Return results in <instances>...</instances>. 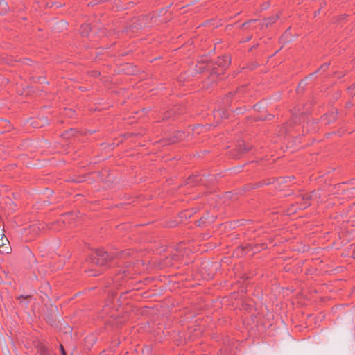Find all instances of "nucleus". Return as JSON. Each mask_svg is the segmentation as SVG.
<instances>
[{
	"label": "nucleus",
	"mask_w": 355,
	"mask_h": 355,
	"mask_svg": "<svg viewBox=\"0 0 355 355\" xmlns=\"http://www.w3.org/2000/svg\"><path fill=\"white\" fill-rule=\"evenodd\" d=\"M60 24L64 26L67 25L66 22H61Z\"/></svg>",
	"instance_id": "7"
},
{
	"label": "nucleus",
	"mask_w": 355,
	"mask_h": 355,
	"mask_svg": "<svg viewBox=\"0 0 355 355\" xmlns=\"http://www.w3.org/2000/svg\"><path fill=\"white\" fill-rule=\"evenodd\" d=\"M2 5H5L6 3L5 2H3V3H1Z\"/></svg>",
	"instance_id": "8"
},
{
	"label": "nucleus",
	"mask_w": 355,
	"mask_h": 355,
	"mask_svg": "<svg viewBox=\"0 0 355 355\" xmlns=\"http://www.w3.org/2000/svg\"><path fill=\"white\" fill-rule=\"evenodd\" d=\"M60 349H61L62 355H66V353H65L63 346L62 345H60Z\"/></svg>",
	"instance_id": "6"
},
{
	"label": "nucleus",
	"mask_w": 355,
	"mask_h": 355,
	"mask_svg": "<svg viewBox=\"0 0 355 355\" xmlns=\"http://www.w3.org/2000/svg\"><path fill=\"white\" fill-rule=\"evenodd\" d=\"M96 256L98 258L94 262L97 265L103 266L105 264V261L108 259V254L105 252L99 251L96 252Z\"/></svg>",
	"instance_id": "1"
},
{
	"label": "nucleus",
	"mask_w": 355,
	"mask_h": 355,
	"mask_svg": "<svg viewBox=\"0 0 355 355\" xmlns=\"http://www.w3.org/2000/svg\"><path fill=\"white\" fill-rule=\"evenodd\" d=\"M87 29H90V27L89 25H84L81 27V34L83 36H87L88 35V31Z\"/></svg>",
	"instance_id": "2"
},
{
	"label": "nucleus",
	"mask_w": 355,
	"mask_h": 355,
	"mask_svg": "<svg viewBox=\"0 0 355 355\" xmlns=\"http://www.w3.org/2000/svg\"><path fill=\"white\" fill-rule=\"evenodd\" d=\"M277 19V16L272 17L271 19H269V22L267 23V24H268L269 23H273L274 21H276Z\"/></svg>",
	"instance_id": "5"
},
{
	"label": "nucleus",
	"mask_w": 355,
	"mask_h": 355,
	"mask_svg": "<svg viewBox=\"0 0 355 355\" xmlns=\"http://www.w3.org/2000/svg\"><path fill=\"white\" fill-rule=\"evenodd\" d=\"M8 126H9V123L8 121L0 119V127H3L6 130H8Z\"/></svg>",
	"instance_id": "3"
},
{
	"label": "nucleus",
	"mask_w": 355,
	"mask_h": 355,
	"mask_svg": "<svg viewBox=\"0 0 355 355\" xmlns=\"http://www.w3.org/2000/svg\"><path fill=\"white\" fill-rule=\"evenodd\" d=\"M318 197V194L317 192H313L311 195H309V196H307L306 198V199H309V198H311V199H316Z\"/></svg>",
	"instance_id": "4"
}]
</instances>
